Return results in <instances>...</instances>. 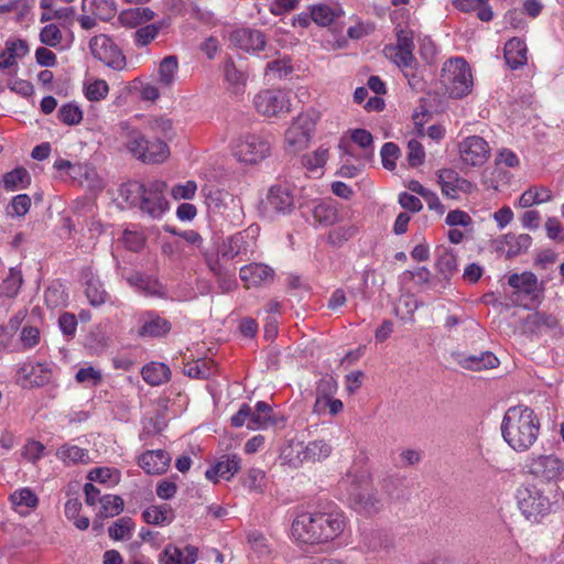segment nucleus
Instances as JSON below:
<instances>
[{
  "mask_svg": "<svg viewBox=\"0 0 564 564\" xmlns=\"http://www.w3.org/2000/svg\"><path fill=\"white\" fill-rule=\"evenodd\" d=\"M258 226H250L247 230L237 232L225 239L219 247L218 253L223 259L232 260L236 257L253 252L256 247L254 235L258 234Z\"/></svg>",
  "mask_w": 564,
  "mask_h": 564,
  "instance_id": "13",
  "label": "nucleus"
},
{
  "mask_svg": "<svg viewBox=\"0 0 564 564\" xmlns=\"http://www.w3.org/2000/svg\"><path fill=\"white\" fill-rule=\"evenodd\" d=\"M425 152L424 148L417 140H410L408 142V162L412 167L420 166L424 163Z\"/></svg>",
  "mask_w": 564,
  "mask_h": 564,
  "instance_id": "61",
  "label": "nucleus"
},
{
  "mask_svg": "<svg viewBox=\"0 0 564 564\" xmlns=\"http://www.w3.org/2000/svg\"><path fill=\"white\" fill-rule=\"evenodd\" d=\"M241 467V459L237 454L224 455L210 468L205 471V477L214 482L219 478L229 480Z\"/></svg>",
  "mask_w": 564,
  "mask_h": 564,
  "instance_id": "23",
  "label": "nucleus"
},
{
  "mask_svg": "<svg viewBox=\"0 0 564 564\" xmlns=\"http://www.w3.org/2000/svg\"><path fill=\"white\" fill-rule=\"evenodd\" d=\"M58 119L67 126H75L83 120V111L78 105L68 102L58 109Z\"/></svg>",
  "mask_w": 564,
  "mask_h": 564,
  "instance_id": "54",
  "label": "nucleus"
},
{
  "mask_svg": "<svg viewBox=\"0 0 564 564\" xmlns=\"http://www.w3.org/2000/svg\"><path fill=\"white\" fill-rule=\"evenodd\" d=\"M126 281L132 288L148 296H163L165 294L163 285L154 278L141 272H132L127 275Z\"/></svg>",
  "mask_w": 564,
  "mask_h": 564,
  "instance_id": "28",
  "label": "nucleus"
},
{
  "mask_svg": "<svg viewBox=\"0 0 564 564\" xmlns=\"http://www.w3.org/2000/svg\"><path fill=\"white\" fill-rule=\"evenodd\" d=\"M224 76L227 83V88L238 95L243 93L247 82L246 74L238 69L231 58L226 59L224 63Z\"/></svg>",
  "mask_w": 564,
  "mask_h": 564,
  "instance_id": "36",
  "label": "nucleus"
},
{
  "mask_svg": "<svg viewBox=\"0 0 564 564\" xmlns=\"http://www.w3.org/2000/svg\"><path fill=\"white\" fill-rule=\"evenodd\" d=\"M328 148L319 147L316 151L304 156L303 164L310 171L322 169L328 159Z\"/></svg>",
  "mask_w": 564,
  "mask_h": 564,
  "instance_id": "55",
  "label": "nucleus"
},
{
  "mask_svg": "<svg viewBox=\"0 0 564 564\" xmlns=\"http://www.w3.org/2000/svg\"><path fill=\"white\" fill-rule=\"evenodd\" d=\"M314 115L310 112L300 113L285 131V143L291 152H299L305 149L315 129Z\"/></svg>",
  "mask_w": 564,
  "mask_h": 564,
  "instance_id": "12",
  "label": "nucleus"
},
{
  "mask_svg": "<svg viewBox=\"0 0 564 564\" xmlns=\"http://www.w3.org/2000/svg\"><path fill=\"white\" fill-rule=\"evenodd\" d=\"M80 278L85 285V294L90 305L100 306L105 304L109 295L93 269L90 267L84 268L80 272Z\"/></svg>",
  "mask_w": 564,
  "mask_h": 564,
  "instance_id": "22",
  "label": "nucleus"
},
{
  "mask_svg": "<svg viewBox=\"0 0 564 564\" xmlns=\"http://www.w3.org/2000/svg\"><path fill=\"white\" fill-rule=\"evenodd\" d=\"M108 84L102 79H96L85 87V96L90 101H99L108 95Z\"/></svg>",
  "mask_w": 564,
  "mask_h": 564,
  "instance_id": "60",
  "label": "nucleus"
},
{
  "mask_svg": "<svg viewBox=\"0 0 564 564\" xmlns=\"http://www.w3.org/2000/svg\"><path fill=\"white\" fill-rule=\"evenodd\" d=\"M184 372L193 379H208L214 373V366L206 359H197L187 364Z\"/></svg>",
  "mask_w": 564,
  "mask_h": 564,
  "instance_id": "50",
  "label": "nucleus"
},
{
  "mask_svg": "<svg viewBox=\"0 0 564 564\" xmlns=\"http://www.w3.org/2000/svg\"><path fill=\"white\" fill-rule=\"evenodd\" d=\"M22 284L23 276L21 270L17 268H10L8 276L1 284V295L8 299L17 297Z\"/></svg>",
  "mask_w": 564,
  "mask_h": 564,
  "instance_id": "47",
  "label": "nucleus"
},
{
  "mask_svg": "<svg viewBox=\"0 0 564 564\" xmlns=\"http://www.w3.org/2000/svg\"><path fill=\"white\" fill-rule=\"evenodd\" d=\"M200 194L210 213L228 216L227 212L229 209L239 207V200L232 194L215 185H204Z\"/></svg>",
  "mask_w": 564,
  "mask_h": 564,
  "instance_id": "15",
  "label": "nucleus"
},
{
  "mask_svg": "<svg viewBox=\"0 0 564 564\" xmlns=\"http://www.w3.org/2000/svg\"><path fill=\"white\" fill-rule=\"evenodd\" d=\"M153 18L154 12L147 7L127 9L119 14L121 24L128 28H135L142 23L151 21Z\"/></svg>",
  "mask_w": 564,
  "mask_h": 564,
  "instance_id": "40",
  "label": "nucleus"
},
{
  "mask_svg": "<svg viewBox=\"0 0 564 564\" xmlns=\"http://www.w3.org/2000/svg\"><path fill=\"white\" fill-rule=\"evenodd\" d=\"M527 44L521 39L512 37L505 44L503 57L511 69H519L527 64Z\"/></svg>",
  "mask_w": 564,
  "mask_h": 564,
  "instance_id": "29",
  "label": "nucleus"
},
{
  "mask_svg": "<svg viewBox=\"0 0 564 564\" xmlns=\"http://www.w3.org/2000/svg\"><path fill=\"white\" fill-rule=\"evenodd\" d=\"M165 189L166 183L160 180L148 183L132 181L121 185L119 193L130 206L138 207L152 219H160L170 208Z\"/></svg>",
  "mask_w": 564,
  "mask_h": 564,
  "instance_id": "3",
  "label": "nucleus"
},
{
  "mask_svg": "<svg viewBox=\"0 0 564 564\" xmlns=\"http://www.w3.org/2000/svg\"><path fill=\"white\" fill-rule=\"evenodd\" d=\"M171 456L163 449L147 451L139 456V466L149 475H161L167 470Z\"/></svg>",
  "mask_w": 564,
  "mask_h": 564,
  "instance_id": "24",
  "label": "nucleus"
},
{
  "mask_svg": "<svg viewBox=\"0 0 564 564\" xmlns=\"http://www.w3.org/2000/svg\"><path fill=\"white\" fill-rule=\"evenodd\" d=\"M178 72V59L175 55L165 56L159 64L158 83L164 88H171Z\"/></svg>",
  "mask_w": 564,
  "mask_h": 564,
  "instance_id": "39",
  "label": "nucleus"
},
{
  "mask_svg": "<svg viewBox=\"0 0 564 564\" xmlns=\"http://www.w3.org/2000/svg\"><path fill=\"white\" fill-rule=\"evenodd\" d=\"M348 523L341 510L303 512L293 520L291 533L299 543L326 544L339 539Z\"/></svg>",
  "mask_w": 564,
  "mask_h": 564,
  "instance_id": "1",
  "label": "nucleus"
},
{
  "mask_svg": "<svg viewBox=\"0 0 564 564\" xmlns=\"http://www.w3.org/2000/svg\"><path fill=\"white\" fill-rule=\"evenodd\" d=\"M160 28L155 24H148L133 33V41L138 47L150 44L159 34Z\"/></svg>",
  "mask_w": 564,
  "mask_h": 564,
  "instance_id": "56",
  "label": "nucleus"
},
{
  "mask_svg": "<svg viewBox=\"0 0 564 564\" xmlns=\"http://www.w3.org/2000/svg\"><path fill=\"white\" fill-rule=\"evenodd\" d=\"M312 216L319 226H330L337 220L336 208L326 202L317 203L312 209Z\"/></svg>",
  "mask_w": 564,
  "mask_h": 564,
  "instance_id": "48",
  "label": "nucleus"
},
{
  "mask_svg": "<svg viewBox=\"0 0 564 564\" xmlns=\"http://www.w3.org/2000/svg\"><path fill=\"white\" fill-rule=\"evenodd\" d=\"M239 276L246 283L247 288H251L272 281L274 271L267 264L251 263L240 268Z\"/></svg>",
  "mask_w": 564,
  "mask_h": 564,
  "instance_id": "26",
  "label": "nucleus"
},
{
  "mask_svg": "<svg viewBox=\"0 0 564 564\" xmlns=\"http://www.w3.org/2000/svg\"><path fill=\"white\" fill-rule=\"evenodd\" d=\"M55 455L57 459L67 466L76 464H88L90 460L89 452L87 449L72 444H63L57 448Z\"/></svg>",
  "mask_w": 564,
  "mask_h": 564,
  "instance_id": "34",
  "label": "nucleus"
},
{
  "mask_svg": "<svg viewBox=\"0 0 564 564\" xmlns=\"http://www.w3.org/2000/svg\"><path fill=\"white\" fill-rule=\"evenodd\" d=\"M10 500L14 509L21 514L29 513L39 502L37 496L28 487L15 490L11 494Z\"/></svg>",
  "mask_w": 564,
  "mask_h": 564,
  "instance_id": "41",
  "label": "nucleus"
},
{
  "mask_svg": "<svg viewBox=\"0 0 564 564\" xmlns=\"http://www.w3.org/2000/svg\"><path fill=\"white\" fill-rule=\"evenodd\" d=\"M198 550L193 545L181 549L167 544L159 557L160 564H194L197 561Z\"/></svg>",
  "mask_w": 564,
  "mask_h": 564,
  "instance_id": "25",
  "label": "nucleus"
},
{
  "mask_svg": "<svg viewBox=\"0 0 564 564\" xmlns=\"http://www.w3.org/2000/svg\"><path fill=\"white\" fill-rule=\"evenodd\" d=\"M350 503L358 511L371 516L381 511L383 501L372 487H362L350 492Z\"/></svg>",
  "mask_w": 564,
  "mask_h": 564,
  "instance_id": "19",
  "label": "nucleus"
},
{
  "mask_svg": "<svg viewBox=\"0 0 564 564\" xmlns=\"http://www.w3.org/2000/svg\"><path fill=\"white\" fill-rule=\"evenodd\" d=\"M457 361L463 368L471 371L492 369L499 365L498 358L491 351H482L479 355L460 354Z\"/></svg>",
  "mask_w": 564,
  "mask_h": 564,
  "instance_id": "30",
  "label": "nucleus"
},
{
  "mask_svg": "<svg viewBox=\"0 0 564 564\" xmlns=\"http://www.w3.org/2000/svg\"><path fill=\"white\" fill-rule=\"evenodd\" d=\"M332 453V446L324 440L303 443H290L282 452L283 459L296 468L304 463H315L326 459Z\"/></svg>",
  "mask_w": 564,
  "mask_h": 564,
  "instance_id": "7",
  "label": "nucleus"
},
{
  "mask_svg": "<svg viewBox=\"0 0 564 564\" xmlns=\"http://www.w3.org/2000/svg\"><path fill=\"white\" fill-rule=\"evenodd\" d=\"M525 468L534 478L551 482L562 477L564 463L554 454L531 455L527 458Z\"/></svg>",
  "mask_w": 564,
  "mask_h": 564,
  "instance_id": "11",
  "label": "nucleus"
},
{
  "mask_svg": "<svg viewBox=\"0 0 564 564\" xmlns=\"http://www.w3.org/2000/svg\"><path fill=\"white\" fill-rule=\"evenodd\" d=\"M435 269L444 279L448 280L457 271L456 256L447 249L438 251Z\"/></svg>",
  "mask_w": 564,
  "mask_h": 564,
  "instance_id": "45",
  "label": "nucleus"
},
{
  "mask_svg": "<svg viewBox=\"0 0 564 564\" xmlns=\"http://www.w3.org/2000/svg\"><path fill=\"white\" fill-rule=\"evenodd\" d=\"M357 232L358 228L352 226L335 228L328 234V241L334 246H340L355 237Z\"/></svg>",
  "mask_w": 564,
  "mask_h": 564,
  "instance_id": "63",
  "label": "nucleus"
},
{
  "mask_svg": "<svg viewBox=\"0 0 564 564\" xmlns=\"http://www.w3.org/2000/svg\"><path fill=\"white\" fill-rule=\"evenodd\" d=\"M82 9L102 20H108L116 12V2L115 0H83Z\"/></svg>",
  "mask_w": 564,
  "mask_h": 564,
  "instance_id": "43",
  "label": "nucleus"
},
{
  "mask_svg": "<svg viewBox=\"0 0 564 564\" xmlns=\"http://www.w3.org/2000/svg\"><path fill=\"white\" fill-rule=\"evenodd\" d=\"M501 249H505V247H507L506 249V256L507 258H514L523 252H525L531 243H532V238L530 235L528 234H520V235H514V234H507L502 237L501 241Z\"/></svg>",
  "mask_w": 564,
  "mask_h": 564,
  "instance_id": "32",
  "label": "nucleus"
},
{
  "mask_svg": "<svg viewBox=\"0 0 564 564\" xmlns=\"http://www.w3.org/2000/svg\"><path fill=\"white\" fill-rule=\"evenodd\" d=\"M540 434V420L527 405L510 406L501 422V435L516 452H525L532 447Z\"/></svg>",
  "mask_w": 564,
  "mask_h": 564,
  "instance_id": "2",
  "label": "nucleus"
},
{
  "mask_svg": "<svg viewBox=\"0 0 564 564\" xmlns=\"http://www.w3.org/2000/svg\"><path fill=\"white\" fill-rule=\"evenodd\" d=\"M89 50L95 58L115 70H122L127 65L126 56L119 46L106 34L94 36L89 41Z\"/></svg>",
  "mask_w": 564,
  "mask_h": 564,
  "instance_id": "10",
  "label": "nucleus"
},
{
  "mask_svg": "<svg viewBox=\"0 0 564 564\" xmlns=\"http://www.w3.org/2000/svg\"><path fill=\"white\" fill-rule=\"evenodd\" d=\"M101 505L98 516L100 518L116 517L123 510V500L116 495H105L99 499Z\"/></svg>",
  "mask_w": 564,
  "mask_h": 564,
  "instance_id": "49",
  "label": "nucleus"
},
{
  "mask_svg": "<svg viewBox=\"0 0 564 564\" xmlns=\"http://www.w3.org/2000/svg\"><path fill=\"white\" fill-rule=\"evenodd\" d=\"M30 173L24 167H15L2 177V185L7 191L13 192L29 186Z\"/></svg>",
  "mask_w": 564,
  "mask_h": 564,
  "instance_id": "44",
  "label": "nucleus"
},
{
  "mask_svg": "<svg viewBox=\"0 0 564 564\" xmlns=\"http://www.w3.org/2000/svg\"><path fill=\"white\" fill-rule=\"evenodd\" d=\"M230 43L247 52H257L264 48L265 39L261 31L252 29H237L230 33Z\"/></svg>",
  "mask_w": 564,
  "mask_h": 564,
  "instance_id": "21",
  "label": "nucleus"
},
{
  "mask_svg": "<svg viewBox=\"0 0 564 564\" xmlns=\"http://www.w3.org/2000/svg\"><path fill=\"white\" fill-rule=\"evenodd\" d=\"M441 83L453 98H463L473 87L471 70L463 57L448 59L441 74Z\"/></svg>",
  "mask_w": 564,
  "mask_h": 564,
  "instance_id": "5",
  "label": "nucleus"
},
{
  "mask_svg": "<svg viewBox=\"0 0 564 564\" xmlns=\"http://www.w3.org/2000/svg\"><path fill=\"white\" fill-rule=\"evenodd\" d=\"M508 284L518 292L532 295L538 291V278L534 273L525 271L521 274L512 273L508 278Z\"/></svg>",
  "mask_w": 564,
  "mask_h": 564,
  "instance_id": "42",
  "label": "nucleus"
},
{
  "mask_svg": "<svg viewBox=\"0 0 564 564\" xmlns=\"http://www.w3.org/2000/svg\"><path fill=\"white\" fill-rule=\"evenodd\" d=\"M62 32L56 24H47L41 29L40 41L44 45L55 47L62 42Z\"/></svg>",
  "mask_w": 564,
  "mask_h": 564,
  "instance_id": "59",
  "label": "nucleus"
},
{
  "mask_svg": "<svg viewBox=\"0 0 564 564\" xmlns=\"http://www.w3.org/2000/svg\"><path fill=\"white\" fill-rule=\"evenodd\" d=\"M29 53L28 43L24 40H8L6 48L0 52V69L9 68L17 64L18 58H22Z\"/></svg>",
  "mask_w": 564,
  "mask_h": 564,
  "instance_id": "31",
  "label": "nucleus"
},
{
  "mask_svg": "<svg viewBox=\"0 0 564 564\" xmlns=\"http://www.w3.org/2000/svg\"><path fill=\"white\" fill-rule=\"evenodd\" d=\"M144 522L153 525H167L173 522L175 516L167 505L150 506L142 512Z\"/></svg>",
  "mask_w": 564,
  "mask_h": 564,
  "instance_id": "37",
  "label": "nucleus"
},
{
  "mask_svg": "<svg viewBox=\"0 0 564 564\" xmlns=\"http://www.w3.org/2000/svg\"><path fill=\"white\" fill-rule=\"evenodd\" d=\"M399 154L400 149L395 143H384L380 151L383 167L389 171H393L395 169V161L399 158Z\"/></svg>",
  "mask_w": 564,
  "mask_h": 564,
  "instance_id": "58",
  "label": "nucleus"
},
{
  "mask_svg": "<svg viewBox=\"0 0 564 564\" xmlns=\"http://www.w3.org/2000/svg\"><path fill=\"white\" fill-rule=\"evenodd\" d=\"M293 72V66L289 57L276 58L265 66V75L282 79Z\"/></svg>",
  "mask_w": 564,
  "mask_h": 564,
  "instance_id": "52",
  "label": "nucleus"
},
{
  "mask_svg": "<svg viewBox=\"0 0 564 564\" xmlns=\"http://www.w3.org/2000/svg\"><path fill=\"white\" fill-rule=\"evenodd\" d=\"M54 167L57 171H69V175L73 178L80 180L82 177H85L87 181H91L89 185L95 189L100 191L104 187L102 182L97 177L95 170L87 165H74L68 160L59 159L55 161Z\"/></svg>",
  "mask_w": 564,
  "mask_h": 564,
  "instance_id": "27",
  "label": "nucleus"
},
{
  "mask_svg": "<svg viewBox=\"0 0 564 564\" xmlns=\"http://www.w3.org/2000/svg\"><path fill=\"white\" fill-rule=\"evenodd\" d=\"M31 7L30 0H0V14L17 12L22 18Z\"/></svg>",
  "mask_w": 564,
  "mask_h": 564,
  "instance_id": "57",
  "label": "nucleus"
},
{
  "mask_svg": "<svg viewBox=\"0 0 564 564\" xmlns=\"http://www.w3.org/2000/svg\"><path fill=\"white\" fill-rule=\"evenodd\" d=\"M552 193L546 187H530L529 189L524 191L520 198H519V205L522 208L531 207L535 204H542L551 200Z\"/></svg>",
  "mask_w": 564,
  "mask_h": 564,
  "instance_id": "46",
  "label": "nucleus"
},
{
  "mask_svg": "<svg viewBox=\"0 0 564 564\" xmlns=\"http://www.w3.org/2000/svg\"><path fill=\"white\" fill-rule=\"evenodd\" d=\"M120 137L124 140L127 150L143 163L156 164L165 161L170 155V149L160 139L149 141L134 129H130L126 122L120 124Z\"/></svg>",
  "mask_w": 564,
  "mask_h": 564,
  "instance_id": "4",
  "label": "nucleus"
},
{
  "mask_svg": "<svg viewBox=\"0 0 564 564\" xmlns=\"http://www.w3.org/2000/svg\"><path fill=\"white\" fill-rule=\"evenodd\" d=\"M393 546L392 535L378 528H362L359 535V547L362 552L379 553Z\"/></svg>",
  "mask_w": 564,
  "mask_h": 564,
  "instance_id": "17",
  "label": "nucleus"
},
{
  "mask_svg": "<svg viewBox=\"0 0 564 564\" xmlns=\"http://www.w3.org/2000/svg\"><path fill=\"white\" fill-rule=\"evenodd\" d=\"M517 505L522 514L530 521H538L547 516L552 503L543 490L535 485H521L516 492Z\"/></svg>",
  "mask_w": 564,
  "mask_h": 564,
  "instance_id": "6",
  "label": "nucleus"
},
{
  "mask_svg": "<svg viewBox=\"0 0 564 564\" xmlns=\"http://www.w3.org/2000/svg\"><path fill=\"white\" fill-rule=\"evenodd\" d=\"M391 59L398 67L402 69L412 68L413 64L415 63L413 51L395 47L391 48Z\"/></svg>",
  "mask_w": 564,
  "mask_h": 564,
  "instance_id": "64",
  "label": "nucleus"
},
{
  "mask_svg": "<svg viewBox=\"0 0 564 564\" xmlns=\"http://www.w3.org/2000/svg\"><path fill=\"white\" fill-rule=\"evenodd\" d=\"M141 375L150 386H160L170 380L171 370L163 362H150L143 366Z\"/></svg>",
  "mask_w": 564,
  "mask_h": 564,
  "instance_id": "38",
  "label": "nucleus"
},
{
  "mask_svg": "<svg viewBox=\"0 0 564 564\" xmlns=\"http://www.w3.org/2000/svg\"><path fill=\"white\" fill-rule=\"evenodd\" d=\"M294 208L293 195L286 185H273L270 187L263 203V209L268 217L286 215Z\"/></svg>",
  "mask_w": 564,
  "mask_h": 564,
  "instance_id": "14",
  "label": "nucleus"
},
{
  "mask_svg": "<svg viewBox=\"0 0 564 564\" xmlns=\"http://www.w3.org/2000/svg\"><path fill=\"white\" fill-rule=\"evenodd\" d=\"M253 106L261 116L279 117L290 112L291 99L285 90L264 89L253 97Z\"/></svg>",
  "mask_w": 564,
  "mask_h": 564,
  "instance_id": "9",
  "label": "nucleus"
},
{
  "mask_svg": "<svg viewBox=\"0 0 564 564\" xmlns=\"http://www.w3.org/2000/svg\"><path fill=\"white\" fill-rule=\"evenodd\" d=\"M171 329V324L165 318H162L153 313H147L143 316V324L139 329L141 336L159 337L167 334Z\"/></svg>",
  "mask_w": 564,
  "mask_h": 564,
  "instance_id": "33",
  "label": "nucleus"
},
{
  "mask_svg": "<svg viewBox=\"0 0 564 564\" xmlns=\"http://www.w3.org/2000/svg\"><path fill=\"white\" fill-rule=\"evenodd\" d=\"M133 529V520L129 517H122L109 527L108 533L111 539L120 541L129 539Z\"/></svg>",
  "mask_w": 564,
  "mask_h": 564,
  "instance_id": "51",
  "label": "nucleus"
},
{
  "mask_svg": "<svg viewBox=\"0 0 564 564\" xmlns=\"http://www.w3.org/2000/svg\"><path fill=\"white\" fill-rule=\"evenodd\" d=\"M242 486L249 491L262 492L265 487V474L259 468H250L242 479Z\"/></svg>",
  "mask_w": 564,
  "mask_h": 564,
  "instance_id": "53",
  "label": "nucleus"
},
{
  "mask_svg": "<svg viewBox=\"0 0 564 564\" xmlns=\"http://www.w3.org/2000/svg\"><path fill=\"white\" fill-rule=\"evenodd\" d=\"M438 184L442 194L452 199L458 198L460 193L469 194L476 187L471 182L459 176V174L452 169H443L438 172Z\"/></svg>",
  "mask_w": 564,
  "mask_h": 564,
  "instance_id": "18",
  "label": "nucleus"
},
{
  "mask_svg": "<svg viewBox=\"0 0 564 564\" xmlns=\"http://www.w3.org/2000/svg\"><path fill=\"white\" fill-rule=\"evenodd\" d=\"M489 145L478 135H471L459 143V155L463 162L470 166H480L489 158Z\"/></svg>",
  "mask_w": 564,
  "mask_h": 564,
  "instance_id": "16",
  "label": "nucleus"
},
{
  "mask_svg": "<svg viewBox=\"0 0 564 564\" xmlns=\"http://www.w3.org/2000/svg\"><path fill=\"white\" fill-rule=\"evenodd\" d=\"M343 13L339 4L319 3L312 7L311 19L321 26H328Z\"/></svg>",
  "mask_w": 564,
  "mask_h": 564,
  "instance_id": "35",
  "label": "nucleus"
},
{
  "mask_svg": "<svg viewBox=\"0 0 564 564\" xmlns=\"http://www.w3.org/2000/svg\"><path fill=\"white\" fill-rule=\"evenodd\" d=\"M231 150L239 162L257 164L270 154L271 143L260 134L247 133L232 142Z\"/></svg>",
  "mask_w": 564,
  "mask_h": 564,
  "instance_id": "8",
  "label": "nucleus"
},
{
  "mask_svg": "<svg viewBox=\"0 0 564 564\" xmlns=\"http://www.w3.org/2000/svg\"><path fill=\"white\" fill-rule=\"evenodd\" d=\"M250 416L247 429L251 431L268 430L284 421L283 417L278 415L272 406L264 401H258L254 406L251 408Z\"/></svg>",
  "mask_w": 564,
  "mask_h": 564,
  "instance_id": "20",
  "label": "nucleus"
},
{
  "mask_svg": "<svg viewBox=\"0 0 564 564\" xmlns=\"http://www.w3.org/2000/svg\"><path fill=\"white\" fill-rule=\"evenodd\" d=\"M30 207L31 198L26 194H19L12 198L8 214L22 217L29 212Z\"/></svg>",
  "mask_w": 564,
  "mask_h": 564,
  "instance_id": "62",
  "label": "nucleus"
}]
</instances>
